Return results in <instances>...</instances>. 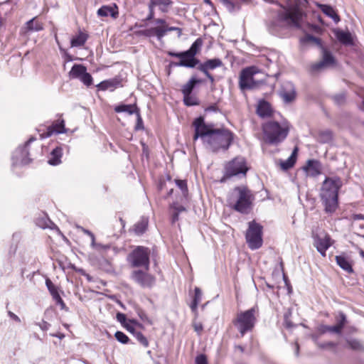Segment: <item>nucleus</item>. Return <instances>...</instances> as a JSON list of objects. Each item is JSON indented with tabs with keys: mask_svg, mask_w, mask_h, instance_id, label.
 <instances>
[{
	"mask_svg": "<svg viewBox=\"0 0 364 364\" xmlns=\"http://www.w3.org/2000/svg\"><path fill=\"white\" fill-rule=\"evenodd\" d=\"M353 227H357L358 220H364V215L363 214H353L351 216Z\"/></svg>",
	"mask_w": 364,
	"mask_h": 364,
	"instance_id": "54",
	"label": "nucleus"
},
{
	"mask_svg": "<svg viewBox=\"0 0 364 364\" xmlns=\"http://www.w3.org/2000/svg\"><path fill=\"white\" fill-rule=\"evenodd\" d=\"M171 208L174 210V211H176L178 213L186 210V208L181 205L173 204L171 205Z\"/></svg>",
	"mask_w": 364,
	"mask_h": 364,
	"instance_id": "61",
	"label": "nucleus"
},
{
	"mask_svg": "<svg viewBox=\"0 0 364 364\" xmlns=\"http://www.w3.org/2000/svg\"><path fill=\"white\" fill-rule=\"evenodd\" d=\"M88 38L87 34L80 31L77 35L73 36L70 40L71 47H81L85 45Z\"/></svg>",
	"mask_w": 364,
	"mask_h": 364,
	"instance_id": "35",
	"label": "nucleus"
},
{
	"mask_svg": "<svg viewBox=\"0 0 364 364\" xmlns=\"http://www.w3.org/2000/svg\"><path fill=\"white\" fill-rule=\"evenodd\" d=\"M335 319L336 321V327L341 333L343 328L346 326L347 323V317L346 315L343 311H338L335 316Z\"/></svg>",
	"mask_w": 364,
	"mask_h": 364,
	"instance_id": "38",
	"label": "nucleus"
},
{
	"mask_svg": "<svg viewBox=\"0 0 364 364\" xmlns=\"http://www.w3.org/2000/svg\"><path fill=\"white\" fill-rule=\"evenodd\" d=\"M193 326L195 331H196L198 333V334L200 335L203 329V324L201 323H194L193 324Z\"/></svg>",
	"mask_w": 364,
	"mask_h": 364,
	"instance_id": "62",
	"label": "nucleus"
},
{
	"mask_svg": "<svg viewBox=\"0 0 364 364\" xmlns=\"http://www.w3.org/2000/svg\"><path fill=\"white\" fill-rule=\"evenodd\" d=\"M63 150L60 147L55 148L51 152L48 163L52 166H56L60 164Z\"/></svg>",
	"mask_w": 364,
	"mask_h": 364,
	"instance_id": "34",
	"label": "nucleus"
},
{
	"mask_svg": "<svg viewBox=\"0 0 364 364\" xmlns=\"http://www.w3.org/2000/svg\"><path fill=\"white\" fill-rule=\"evenodd\" d=\"M290 315L291 313H286L284 316V325L288 329H291L294 326L290 320Z\"/></svg>",
	"mask_w": 364,
	"mask_h": 364,
	"instance_id": "52",
	"label": "nucleus"
},
{
	"mask_svg": "<svg viewBox=\"0 0 364 364\" xmlns=\"http://www.w3.org/2000/svg\"><path fill=\"white\" fill-rule=\"evenodd\" d=\"M336 346H337V343H334V342H332V341L322 343H318V347L320 348H322V349L334 348Z\"/></svg>",
	"mask_w": 364,
	"mask_h": 364,
	"instance_id": "55",
	"label": "nucleus"
},
{
	"mask_svg": "<svg viewBox=\"0 0 364 364\" xmlns=\"http://www.w3.org/2000/svg\"><path fill=\"white\" fill-rule=\"evenodd\" d=\"M333 139V134L331 130H323L318 132L317 141L321 144L329 143Z\"/></svg>",
	"mask_w": 364,
	"mask_h": 364,
	"instance_id": "37",
	"label": "nucleus"
},
{
	"mask_svg": "<svg viewBox=\"0 0 364 364\" xmlns=\"http://www.w3.org/2000/svg\"><path fill=\"white\" fill-rule=\"evenodd\" d=\"M348 346L353 350H363L364 347L361 343L357 339H348L346 341Z\"/></svg>",
	"mask_w": 364,
	"mask_h": 364,
	"instance_id": "42",
	"label": "nucleus"
},
{
	"mask_svg": "<svg viewBox=\"0 0 364 364\" xmlns=\"http://www.w3.org/2000/svg\"><path fill=\"white\" fill-rule=\"evenodd\" d=\"M248 171L246 160L244 157L237 156L224 164L223 176L220 182L223 183L234 176H246Z\"/></svg>",
	"mask_w": 364,
	"mask_h": 364,
	"instance_id": "7",
	"label": "nucleus"
},
{
	"mask_svg": "<svg viewBox=\"0 0 364 364\" xmlns=\"http://www.w3.org/2000/svg\"><path fill=\"white\" fill-rule=\"evenodd\" d=\"M134 336L142 346L144 347H148V340L141 332L136 331Z\"/></svg>",
	"mask_w": 364,
	"mask_h": 364,
	"instance_id": "48",
	"label": "nucleus"
},
{
	"mask_svg": "<svg viewBox=\"0 0 364 364\" xmlns=\"http://www.w3.org/2000/svg\"><path fill=\"white\" fill-rule=\"evenodd\" d=\"M318 330H319V332L322 334L326 333V332H331V333H335L337 334H341V332L339 331V330L338 329V328L336 327V325L335 326L321 325V326H320Z\"/></svg>",
	"mask_w": 364,
	"mask_h": 364,
	"instance_id": "43",
	"label": "nucleus"
},
{
	"mask_svg": "<svg viewBox=\"0 0 364 364\" xmlns=\"http://www.w3.org/2000/svg\"><path fill=\"white\" fill-rule=\"evenodd\" d=\"M173 1L172 0H149L148 4L149 14L144 21H151L154 18V9L158 7L162 13H168L172 7Z\"/></svg>",
	"mask_w": 364,
	"mask_h": 364,
	"instance_id": "13",
	"label": "nucleus"
},
{
	"mask_svg": "<svg viewBox=\"0 0 364 364\" xmlns=\"http://www.w3.org/2000/svg\"><path fill=\"white\" fill-rule=\"evenodd\" d=\"M147 225L148 221L146 220H141L134 225L133 230L136 235H141L146 232Z\"/></svg>",
	"mask_w": 364,
	"mask_h": 364,
	"instance_id": "39",
	"label": "nucleus"
},
{
	"mask_svg": "<svg viewBox=\"0 0 364 364\" xmlns=\"http://www.w3.org/2000/svg\"><path fill=\"white\" fill-rule=\"evenodd\" d=\"M22 148V146H19L16 151H15L13 159H14V164H21V165H27L31 161V159L29 158V154L26 155L25 154H22L20 151V149Z\"/></svg>",
	"mask_w": 364,
	"mask_h": 364,
	"instance_id": "31",
	"label": "nucleus"
},
{
	"mask_svg": "<svg viewBox=\"0 0 364 364\" xmlns=\"http://www.w3.org/2000/svg\"><path fill=\"white\" fill-rule=\"evenodd\" d=\"M151 250L144 246H136L127 257L129 264L133 268L141 267L149 271Z\"/></svg>",
	"mask_w": 364,
	"mask_h": 364,
	"instance_id": "9",
	"label": "nucleus"
},
{
	"mask_svg": "<svg viewBox=\"0 0 364 364\" xmlns=\"http://www.w3.org/2000/svg\"><path fill=\"white\" fill-rule=\"evenodd\" d=\"M254 200L252 191L246 186H240L234 188L228 202L232 209L242 214H247L252 209Z\"/></svg>",
	"mask_w": 364,
	"mask_h": 364,
	"instance_id": "4",
	"label": "nucleus"
},
{
	"mask_svg": "<svg viewBox=\"0 0 364 364\" xmlns=\"http://www.w3.org/2000/svg\"><path fill=\"white\" fill-rule=\"evenodd\" d=\"M303 169L311 177L318 176L321 173V163L316 159H309Z\"/></svg>",
	"mask_w": 364,
	"mask_h": 364,
	"instance_id": "17",
	"label": "nucleus"
},
{
	"mask_svg": "<svg viewBox=\"0 0 364 364\" xmlns=\"http://www.w3.org/2000/svg\"><path fill=\"white\" fill-rule=\"evenodd\" d=\"M317 6L325 15L331 18L335 23H337L340 21V16L331 6L322 4H317Z\"/></svg>",
	"mask_w": 364,
	"mask_h": 364,
	"instance_id": "28",
	"label": "nucleus"
},
{
	"mask_svg": "<svg viewBox=\"0 0 364 364\" xmlns=\"http://www.w3.org/2000/svg\"><path fill=\"white\" fill-rule=\"evenodd\" d=\"M264 141L272 145H277L282 142L288 136L289 129L282 127L279 122L269 121L262 126Z\"/></svg>",
	"mask_w": 364,
	"mask_h": 364,
	"instance_id": "5",
	"label": "nucleus"
},
{
	"mask_svg": "<svg viewBox=\"0 0 364 364\" xmlns=\"http://www.w3.org/2000/svg\"><path fill=\"white\" fill-rule=\"evenodd\" d=\"M308 28L311 31H312L316 33H320L322 31L321 28L319 26L315 25V24L308 23Z\"/></svg>",
	"mask_w": 364,
	"mask_h": 364,
	"instance_id": "60",
	"label": "nucleus"
},
{
	"mask_svg": "<svg viewBox=\"0 0 364 364\" xmlns=\"http://www.w3.org/2000/svg\"><path fill=\"white\" fill-rule=\"evenodd\" d=\"M343 181L338 176L326 177L322 183L320 196L326 213H332L338 208V191Z\"/></svg>",
	"mask_w": 364,
	"mask_h": 364,
	"instance_id": "3",
	"label": "nucleus"
},
{
	"mask_svg": "<svg viewBox=\"0 0 364 364\" xmlns=\"http://www.w3.org/2000/svg\"><path fill=\"white\" fill-rule=\"evenodd\" d=\"M224 6L230 12H234L240 9L241 4L247 3L250 0H220Z\"/></svg>",
	"mask_w": 364,
	"mask_h": 364,
	"instance_id": "29",
	"label": "nucleus"
},
{
	"mask_svg": "<svg viewBox=\"0 0 364 364\" xmlns=\"http://www.w3.org/2000/svg\"><path fill=\"white\" fill-rule=\"evenodd\" d=\"M65 132V122L63 119L53 123L47 128L46 132L41 134V138H47L54 133L61 134Z\"/></svg>",
	"mask_w": 364,
	"mask_h": 364,
	"instance_id": "22",
	"label": "nucleus"
},
{
	"mask_svg": "<svg viewBox=\"0 0 364 364\" xmlns=\"http://www.w3.org/2000/svg\"><path fill=\"white\" fill-rule=\"evenodd\" d=\"M46 287L50 292V294L52 295L53 299L55 301L56 304L60 306V309L62 310H65V311H68V308L66 306L65 302L60 297L58 289L53 284V283L51 282V280L48 278L46 279Z\"/></svg>",
	"mask_w": 364,
	"mask_h": 364,
	"instance_id": "19",
	"label": "nucleus"
},
{
	"mask_svg": "<svg viewBox=\"0 0 364 364\" xmlns=\"http://www.w3.org/2000/svg\"><path fill=\"white\" fill-rule=\"evenodd\" d=\"M202 73L206 76V77L210 81V84L212 85H214L215 82L214 76L210 72H202Z\"/></svg>",
	"mask_w": 364,
	"mask_h": 364,
	"instance_id": "63",
	"label": "nucleus"
},
{
	"mask_svg": "<svg viewBox=\"0 0 364 364\" xmlns=\"http://www.w3.org/2000/svg\"><path fill=\"white\" fill-rule=\"evenodd\" d=\"M97 14L100 16H110L114 18H116L118 16V11L117 7H111L108 6H102L97 11Z\"/></svg>",
	"mask_w": 364,
	"mask_h": 364,
	"instance_id": "33",
	"label": "nucleus"
},
{
	"mask_svg": "<svg viewBox=\"0 0 364 364\" xmlns=\"http://www.w3.org/2000/svg\"><path fill=\"white\" fill-rule=\"evenodd\" d=\"M296 92L294 85L291 82H286L282 87L280 96L287 103H290L296 98Z\"/></svg>",
	"mask_w": 364,
	"mask_h": 364,
	"instance_id": "16",
	"label": "nucleus"
},
{
	"mask_svg": "<svg viewBox=\"0 0 364 364\" xmlns=\"http://www.w3.org/2000/svg\"><path fill=\"white\" fill-rule=\"evenodd\" d=\"M175 183L178 188L181 189L183 196L186 197L188 193L187 181L186 180L176 179Z\"/></svg>",
	"mask_w": 364,
	"mask_h": 364,
	"instance_id": "44",
	"label": "nucleus"
},
{
	"mask_svg": "<svg viewBox=\"0 0 364 364\" xmlns=\"http://www.w3.org/2000/svg\"><path fill=\"white\" fill-rule=\"evenodd\" d=\"M139 35L146 36V37H151L155 36V27L150 28L148 29H145L143 31H140L138 32Z\"/></svg>",
	"mask_w": 364,
	"mask_h": 364,
	"instance_id": "53",
	"label": "nucleus"
},
{
	"mask_svg": "<svg viewBox=\"0 0 364 364\" xmlns=\"http://www.w3.org/2000/svg\"><path fill=\"white\" fill-rule=\"evenodd\" d=\"M223 65V61L220 58H215L208 59L203 63L200 61V65L197 66V70L200 72H209L210 70H213Z\"/></svg>",
	"mask_w": 364,
	"mask_h": 364,
	"instance_id": "20",
	"label": "nucleus"
},
{
	"mask_svg": "<svg viewBox=\"0 0 364 364\" xmlns=\"http://www.w3.org/2000/svg\"><path fill=\"white\" fill-rule=\"evenodd\" d=\"M333 33L338 41L345 45V46H351L353 43V41L352 38L351 33L349 31H344L341 29H334Z\"/></svg>",
	"mask_w": 364,
	"mask_h": 364,
	"instance_id": "24",
	"label": "nucleus"
},
{
	"mask_svg": "<svg viewBox=\"0 0 364 364\" xmlns=\"http://www.w3.org/2000/svg\"><path fill=\"white\" fill-rule=\"evenodd\" d=\"M320 49L322 51V60L311 66V71L313 73L318 72L326 67L335 64L336 63V59L331 51L324 46Z\"/></svg>",
	"mask_w": 364,
	"mask_h": 364,
	"instance_id": "15",
	"label": "nucleus"
},
{
	"mask_svg": "<svg viewBox=\"0 0 364 364\" xmlns=\"http://www.w3.org/2000/svg\"><path fill=\"white\" fill-rule=\"evenodd\" d=\"M130 279L144 289H151L156 281L155 276L151 274L144 269L133 270L130 274Z\"/></svg>",
	"mask_w": 364,
	"mask_h": 364,
	"instance_id": "11",
	"label": "nucleus"
},
{
	"mask_svg": "<svg viewBox=\"0 0 364 364\" xmlns=\"http://www.w3.org/2000/svg\"><path fill=\"white\" fill-rule=\"evenodd\" d=\"M298 151L299 148L295 146L290 156L285 161H281L280 166L282 170L287 171L294 166L296 161Z\"/></svg>",
	"mask_w": 364,
	"mask_h": 364,
	"instance_id": "26",
	"label": "nucleus"
},
{
	"mask_svg": "<svg viewBox=\"0 0 364 364\" xmlns=\"http://www.w3.org/2000/svg\"><path fill=\"white\" fill-rule=\"evenodd\" d=\"M202 299V292L200 288L196 287L194 289V296L193 300H196L197 301L200 302Z\"/></svg>",
	"mask_w": 364,
	"mask_h": 364,
	"instance_id": "58",
	"label": "nucleus"
},
{
	"mask_svg": "<svg viewBox=\"0 0 364 364\" xmlns=\"http://www.w3.org/2000/svg\"><path fill=\"white\" fill-rule=\"evenodd\" d=\"M36 140V138L34 136L30 137V139L25 143V144L22 146V148L20 149V151L22 154H25L26 155L29 154L28 151V146L30 144Z\"/></svg>",
	"mask_w": 364,
	"mask_h": 364,
	"instance_id": "51",
	"label": "nucleus"
},
{
	"mask_svg": "<svg viewBox=\"0 0 364 364\" xmlns=\"http://www.w3.org/2000/svg\"><path fill=\"white\" fill-rule=\"evenodd\" d=\"M332 99L336 105H343L346 101V94L344 92L336 94L332 96Z\"/></svg>",
	"mask_w": 364,
	"mask_h": 364,
	"instance_id": "47",
	"label": "nucleus"
},
{
	"mask_svg": "<svg viewBox=\"0 0 364 364\" xmlns=\"http://www.w3.org/2000/svg\"><path fill=\"white\" fill-rule=\"evenodd\" d=\"M299 41L301 46H306L309 43H313L318 46L319 48L323 46L321 38L315 37L309 33H306L304 36L301 37Z\"/></svg>",
	"mask_w": 364,
	"mask_h": 364,
	"instance_id": "32",
	"label": "nucleus"
},
{
	"mask_svg": "<svg viewBox=\"0 0 364 364\" xmlns=\"http://www.w3.org/2000/svg\"><path fill=\"white\" fill-rule=\"evenodd\" d=\"M24 29L25 34H29L31 32L40 31L43 29V25L33 18L26 22Z\"/></svg>",
	"mask_w": 364,
	"mask_h": 364,
	"instance_id": "30",
	"label": "nucleus"
},
{
	"mask_svg": "<svg viewBox=\"0 0 364 364\" xmlns=\"http://www.w3.org/2000/svg\"><path fill=\"white\" fill-rule=\"evenodd\" d=\"M203 40L200 38H197L191 46L189 49H188L186 51L190 53L191 54L196 56L199 51L200 50V48L203 46Z\"/></svg>",
	"mask_w": 364,
	"mask_h": 364,
	"instance_id": "40",
	"label": "nucleus"
},
{
	"mask_svg": "<svg viewBox=\"0 0 364 364\" xmlns=\"http://www.w3.org/2000/svg\"><path fill=\"white\" fill-rule=\"evenodd\" d=\"M258 311L257 306H253L248 310L237 313L235 319L232 320L233 325L237 328L241 336L250 331H252L257 322L256 314Z\"/></svg>",
	"mask_w": 364,
	"mask_h": 364,
	"instance_id": "6",
	"label": "nucleus"
},
{
	"mask_svg": "<svg viewBox=\"0 0 364 364\" xmlns=\"http://www.w3.org/2000/svg\"><path fill=\"white\" fill-rule=\"evenodd\" d=\"M122 86V80L117 77L102 81L96 85L100 90H107L109 89L111 91Z\"/></svg>",
	"mask_w": 364,
	"mask_h": 364,
	"instance_id": "21",
	"label": "nucleus"
},
{
	"mask_svg": "<svg viewBox=\"0 0 364 364\" xmlns=\"http://www.w3.org/2000/svg\"><path fill=\"white\" fill-rule=\"evenodd\" d=\"M136 313L141 321H146L149 324H152V321L149 318L146 314L143 309L140 308L136 309Z\"/></svg>",
	"mask_w": 364,
	"mask_h": 364,
	"instance_id": "50",
	"label": "nucleus"
},
{
	"mask_svg": "<svg viewBox=\"0 0 364 364\" xmlns=\"http://www.w3.org/2000/svg\"><path fill=\"white\" fill-rule=\"evenodd\" d=\"M136 109H139L136 104L134 105H124L121 104L114 107V111L117 113L127 112L129 114H136Z\"/></svg>",
	"mask_w": 364,
	"mask_h": 364,
	"instance_id": "36",
	"label": "nucleus"
},
{
	"mask_svg": "<svg viewBox=\"0 0 364 364\" xmlns=\"http://www.w3.org/2000/svg\"><path fill=\"white\" fill-rule=\"evenodd\" d=\"M199 65L200 60L186 50L181 52V55L178 62H171L170 63L171 66L185 67L188 68H197V66H199Z\"/></svg>",
	"mask_w": 364,
	"mask_h": 364,
	"instance_id": "14",
	"label": "nucleus"
},
{
	"mask_svg": "<svg viewBox=\"0 0 364 364\" xmlns=\"http://www.w3.org/2000/svg\"><path fill=\"white\" fill-rule=\"evenodd\" d=\"M335 259L337 264L347 273L352 274L354 272L352 264L346 255L344 254L336 255Z\"/></svg>",
	"mask_w": 364,
	"mask_h": 364,
	"instance_id": "25",
	"label": "nucleus"
},
{
	"mask_svg": "<svg viewBox=\"0 0 364 364\" xmlns=\"http://www.w3.org/2000/svg\"><path fill=\"white\" fill-rule=\"evenodd\" d=\"M257 114L262 118L271 117L272 114L271 105L265 100H260L257 107Z\"/></svg>",
	"mask_w": 364,
	"mask_h": 364,
	"instance_id": "23",
	"label": "nucleus"
},
{
	"mask_svg": "<svg viewBox=\"0 0 364 364\" xmlns=\"http://www.w3.org/2000/svg\"><path fill=\"white\" fill-rule=\"evenodd\" d=\"M307 14L298 2L284 6L277 13V21L292 29H303Z\"/></svg>",
	"mask_w": 364,
	"mask_h": 364,
	"instance_id": "2",
	"label": "nucleus"
},
{
	"mask_svg": "<svg viewBox=\"0 0 364 364\" xmlns=\"http://www.w3.org/2000/svg\"><path fill=\"white\" fill-rule=\"evenodd\" d=\"M36 324L38 326L42 331H47L50 326V324L45 321H42L40 323H36Z\"/></svg>",
	"mask_w": 364,
	"mask_h": 364,
	"instance_id": "59",
	"label": "nucleus"
},
{
	"mask_svg": "<svg viewBox=\"0 0 364 364\" xmlns=\"http://www.w3.org/2000/svg\"><path fill=\"white\" fill-rule=\"evenodd\" d=\"M167 30L166 28L156 26L155 27V36L159 41H161L163 37L166 34Z\"/></svg>",
	"mask_w": 364,
	"mask_h": 364,
	"instance_id": "49",
	"label": "nucleus"
},
{
	"mask_svg": "<svg viewBox=\"0 0 364 364\" xmlns=\"http://www.w3.org/2000/svg\"><path fill=\"white\" fill-rule=\"evenodd\" d=\"M259 73L255 66H250L242 69L240 74L239 87L241 90L258 89L266 83L265 79H257L256 75Z\"/></svg>",
	"mask_w": 364,
	"mask_h": 364,
	"instance_id": "8",
	"label": "nucleus"
},
{
	"mask_svg": "<svg viewBox=\"0 0 364 364\" xmlns=\"http://www.w3.org/2000/svg\"><path fill=\"white\" fill-rule=\"evenodd\" d=\"M201 83H203V80L201 79H198L196 76H192L190 80L183 85L181 91L183 95L192 94L196 86Z\"/></svg>",
	"mask_w": 364,
	"mask_h": 364,
	"instance_id": "27",
	"label": "nucleus"
},
{
	"mask_svg": "<svg viewBox=\"0 0 364 364\" xmlns=\"http://www.w3.org/2000/svg\"><path fill=\"white\" fill-rule=\"evenodd\" d=\"M124 327L129 332L131 333L133 336L135 334V333L136 332V331L135 330L134 327L132 325H130L129 323H127L124 326Z\"/></svg>",
	"mask_w": 364,
	"mask_h": 364,
	"instance_id": "64",
	"label": "nucleus"
},
{
	"mask_svg": "<svg viewBox=\"0 0 364 364\" xmlns=\"http://www.w3.org/2000/svg\"><path fill=\"white\" fill-rule=\"evenodd\" d=\"M183 95V103L185 105L188 107L194 106V105H199V100L198 99L195 97L192 96L191 94H186Z\"/></svg>",
	"mask_w": 364,
	"mask_h": 364,
	"instance_id": "41",
	"label": "nucleus"
},
{
	"mask_svg": "<svg viewBox=\"0 0 364 364\" xmlns=\"http://www.w3.org/2000/svg\"><path fill=\"white\" fill-rule=\"evenodd\" d=\"M135 114L136 115V123L135 125V130H136V131L143 130L144 128V122H143V119L140 114L139 109H136V112Z\"/></svg>",
	"mask_w": 364,
	"mask_h": 364,
	"instance_id": "46",
	"label": "nucleus"
},
{
	"mask_svg": "<svg viewBox=\"0 0 364 364\" xmlns=\"http://www.w3.org/2000/svg\"><path fill=\"white\" fill-rule=\"evenodd\" d=\"M331 245V238L328 235H325L323 237L316 236L314 238V246L317 251L323 256H326V252Z\"/></svg>",
	"mask_w": 364,
	"mask_h": 364,
	"instance_id": "18",
	"label": "nucleus"
},
{
	"mask_svg": "<svg viewBox=\"0 0 364 364\" xmlns=\"http://www.w3.org/2000/svg\"><path fill=\"white\" fill-rule=\"evenodd\" d=\"M116 318L117 321L124 326L127 323L126 315L123 313L118 312Z\"/></svg>",
	"mask_w": 364,
	"mask_h": 364,
	"instance_id": "57",
	"label": "nucleus"
},
{
	"mask_svg": "<svg viewBox=\"0 0 364 364\" xmlns=\"http://www.w3.org/2000/svg\"><path fill=\"white\" fill-rule=\"evenodd\" d=\"M114 337L119 343L122 344H127L130 341L129 337L122 331H117L114 334Z\"/></svg>",
	"mask_w": 364,
	"mask_h": 364,
	"instance_id": "45",
	"label": "nucleus"
},
{
	"mask_svg": "<svg viewBox=\"0 0 364 364\" xmlns=\"http://www.w3.org/2000/svg\"><path fill=\"white\" fill-rule=\"evenodd\" d=\"M68 74L70 78L78 79L87 87H90L92 85L93 78L92 75L87 72V68L84 65H73Z\"/></svg>",
	"mask_w": 364,
	"mask_h": 364,
	"instance_id": "12",
	"label": "nucleus"
},
{
	"mask_svg": "<svg viewBox=\"0 0 364 364\" xmlns=\"http://www.w3.org/2000/svg\"><path fill=\"white\" fill-rule=\"evenodd\" d=\"M262 230V225L255 220L248 223L245 239L251 250H257L262 247L263 243Z\"/></svg>",
	"mask_w": 364,
	"mask_h": 364,
	"instance_id": "10",
	"label": "nucleus"
},
{
	"mask_svg": "<svg viewBox=\"0 0 364 364\" xmlns=\"http://www.w3.org/2000/svg\"><path fill=\"white\" fill-rule=\"evenodd\" d=\"M193 141L200 139L206 149L213 153L226 151L234 140V134L226 128H215L213 124H206L200 116L193 122Z\"/></svg>",
	"mask_w": 364,
	"mask_h": 364,
	"instance_id": "1",
	"label": "nucleus"
},
{
	"mask_svg": "<svg viewBox=\"0 0 364 364\" xmlns=\"http://www.w3.org/2000/svg\"><path fill=\"white\" fill-rule=\"evenodd\" d=\"M196 364H208L206 355L205 354H200L196 356Z\"/></svg>",
	"mask_w": 364,
	"mask_h": 364,
	"instance_id": "56",
	"label": "nucleus"
}]
</instances>
